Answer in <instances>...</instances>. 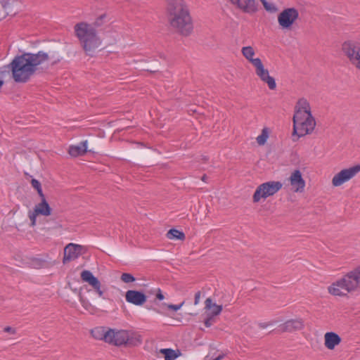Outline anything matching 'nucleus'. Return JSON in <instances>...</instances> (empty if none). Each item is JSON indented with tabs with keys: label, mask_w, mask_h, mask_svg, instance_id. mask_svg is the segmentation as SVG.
<instances>
[{
	"label": "nucleus",
	"mask_w": 360,
	"mask_h": 360,
	"mask_svg": "<svg viewBox=\"0 0 360 360\" xmlns=\"http://www.w3.org/2000/svg\"><path fill=\"white\" fill-rule=\"evenodd\" d=\"M87 141H84L78 145H71L69 147L68 153L70 156L74 158L83 155L87 150Z\"/></svg>",
	"instance_id": "23"
},
{
	"label": "nucleus",
	"mask_w": 360,
	"mask_h": 360,
	"mask_svg": "<svg viewBox=\"0 0 360 360\" xmlns=\"http://www.w3.org/2000/svg\"><path fill=\"white\" fill-rule=\"evenodd\" d=\"M303 327L304 323L302 319H292L280 325L279 330L281 332H292L294 330H301Z\"/></svg>",
	"instance_id": "19"
},
{
	"label": "nucleus",
	"mask_w": 360,
	"mask_h": 360,
	"mask_svg": "<svg viewBox=\"0 0 360 360\" xmlns=\"http://www.w3.org/2000/svg\"><path fill=\"white\" fill-rule=\"evenodd\" d=\"M222 358H223V355L222 354H219L216 358L213 359L212 360H220Z\"/></svg>",
	"instance_id": "39"
},
{
	"label": "nucleus",
	"mask_w": 360,
	"mask_h": 360,
	"mask_svg": "<svg viewBox=\"0 0 360 360\" xmlns=\"http://www.w3.org/2000/svg\"><path fill=\"white\" fill-rule=\"evenodd\" d=\"M316 120L311 111L309 102L304 98H300L295 106L293 115V135L302 137L313 132Z\"/></svg>",
	"instance_id": "2"
},
{
	"label": "nucleus",
	"mask_w": 360,
	"mask_h": 360,
	"mask_svg": "<svg viewBox=\"0 0 360 360\" xmlns=\"http://www.w3.org/2000/svg\"><path fill=\"white\" fill-rule=\"evenodd\" d=\"M354 291L360 288V265L345 274Z\"/></svg>",
	"instance_id": "21"
},
{
	"label": "nucleus",
	"mask_w": 360,
	"mask_h": 360,
	"mask_svg": "<svg viewBox=\"0 0 360 360\" xmlns=\"http://www.w3.org/2000/svg\"><path fill=\"white\" fill-rule=\"evenodd\" d=\"M290 189L295 193H302L306 186V182L302 174L299 169L292 171L288 178Z\"/></svg>",
	"instance_id": "13"
},
{
	"label": "nucleus",
	"mask_w": 360,
	"mask_h": 360,
	"mask_svg": "<svg viewBox=\"0 0 360 360\" xmlns=\"http://www.w3.org/2000/svg\"><path fill=\"white\" fill-rule=\"evenodd\" d=\"M346 275L332 283L328 287V292L333 296L343 297L354 292Z\"/></svg>",
	"instance_id": "9"
},
{
	"label": "nucleus",
	"mask_w": 360,
	"mask_h": 360,
	"mask_svg": "<svg viewBox=\"0 0 360 360\" xmlns=\"http://www.w3.org/2000/svg\"><path fill=\"white\" fill-rule=\"evenodd\" d=\"M167 238L169 240H181L185 239V234L177 229H172L167 233Z\"/></svg>",
	"instance_id": "25"
},
{
	"label": "nucleus",
	"mask_w": 360,
	"mask_h": 360,
	"mask_svg": "<svg viewBox=\"0 0 360 360\" xmlns=\"http://www.w3.org/2000/svg\"><path fill=\"white\" fill-rule=\"evenodd\" d=\"M271 323H259V327L262 328H265L266 327H268L269 326H271Z\"/></svg>",
	"instance_id": "38"
},
{
	"label": "nucleus",
	"mask_w": 360,
	"mask_h": 360,
	"mask_svg": "<svg viewBox=\"0 0 360 360\" xmlns=\"http://www.w3.org/2000/svg\"><path fill=\"white\" fill-rule=\"evenodd\" d=\"M47 60V53L42 51L15 57L11 63L14 80L17 82H27L36 71L37 67Z\"/></svg>",
	"instance_id": "1"
},
{
	"label": "nucleus",
	"mask_w": 360,
	"mask_h": 360,
	"mask_svg": "<svg viewBox=\"0 0 360 360\" xmlns=\"http://www.w3.org/2000/svg\"><path fill=\"white\" fill-rule=\"evenodd\" d=\"M252 68L256 76L261 82L266 84L270 90L276 89V80L270 75L269 70L265 67L262 60L253 65Z\"/></svg>",
	"instance_id": "11"
},
{
	"label": "nucleus",
	"mask_w": 360,
	"mask_h": 360,
	"mask_svg": "<svg viewBox=\"0 0 360 360\" xmlns=\"http://www.w3.org/2000/svg\"><path fill=\"white\" fill-rule=\"evenodd\" d=\"M281 29L283 30H288L290 29L292 24H280Z\"/></svg>",
	"instance_id": "35"
},
{
	"label": "nucleus",
	"mask_w": 360,
	"mask_h": 360,
	"mask_svg": "<svg viewBox=\"0 0 360 360\" xmlns=\"http://www.w3.org/2000/svg\"><path fill=\"white\" fill-rule=\"evenodd\" d=\"M282 183L278 181H269L261 184L257 187L252 195L253 202L257 203L273 196L282 188Z\"/></svg>",
	"instance_id": "6"
},
{
	"label": "nucleus",
	"mask_w": 360,
	"mask_h": 360,
	"mask_svg": "<svg viewBox=\"0 0 360 360\" xmlns=\"http://www.w3.org/2000/svg\"><path fill=\"white\" fill-rule=\"evenodd\" d=\"M84 247L80 245L69 243L64 249L63 262L71 261L82 255Z\"/></svg>",
	"instance_id": "16"
},
{
	"label": "nucleus",
	"mask_w": 360,
	"mask_h": 360,
	"mask_svg": "<svg viewBox=\"0 0 360 360\" xmlns=\"http://www.w3.org/2000/svg\"><path fill=\"white\" fill-rule=\"evenodd\" d=\"M156 297L157 299H158L159 300H162L165 299V296L163 295V294L162 293V291L160 288H158L157 290V292H156Z\"/></svg>",
	"instance_id": "34"
},
{
	"label": "nucleus",
	"mask_w": 360,
	"mask_h": 360,
	"mask_svg": "<svg viewBox=\"0 0 360 360\" xmlns=\"http://www.w3.org/2000/svg\"><path fill=\"white\" fill-rule=\"evenodd\" d=\"M125 300L128 303L136 306H141L146 303L147 297L141 291L129 290L125 293Z\"/></svg>",
	"instance_id": "15"
},
{
	"label": "nucleus",
	"mask_w": 360,
	"mask_h": 360,
	"mask_svg": "<svg viewBox=\"0 0 360 360\" xmlns=\"http://www.w3.org/2000/svg\"><path fill=\"white\" fill-rule=\"evenodd\" d=\"M359 172L360 164L343 168L334 174L331 184L334 187H340L356 176Z\"/></svg>",
	"instance_id": "7"
},
{
	"label": "nucleus",
	"mask_w": 360,
	"mask_h": 360,
	"mask_svg": "<svg viewBox=\"0 0 360 360\" xmlns=\"http://www.w3.org/2000/svg\"><path fill=\"white\" fill-rule=\"evenodd\" d=\"M184 302H182L181 303L179 304H163V306H165L167 309L173 310L174 311H176L181 309V307L184 306Z\"/></svg>",
	"instance_id": "33"
},
{
	"label": "nucleus",
	"mask_w": 360,
	"mask_h": 360,
	"mask_svg": "<svg viewBox=\"0 0 360 360\" xmlns=\"http://www.w3.org/2000/svg\"><path fill=\"white\" fill-rule=\"evenodd\" d=\"M341 340L340 335L334 332H327L324 335V345L329 350H333Z\"/></svg>",
	"instance_id": "20"
},
{
	"label": "nucleus",
	"mask_w": 360,
	"mask_h": 360,
	"mask_svg": "<svg viewBox=\"0 0 360 360\" xmlns=\"http://www.w3.org/2000/svg\"><path fill=\"white\" fill-rule=\"evenodd\" d=\"M107 330L104 328H96L92 330L91 333L96 339L104 340L106 342Z\"/></svg>",
	"instance_id": "28"
},
{
	"label": "nucleus",
	"mask_w": 360,
	"mask_h": 360,
	"mask_svg": "<svg viewBox=\"0 0 360 360\" xmlns=\"http://www.w3.org/2000/svg\"><path fill=\"white\" fill-rule=\"evenodd\" d=\"M121 280L126 283H129L134 282L135 278L130 274L124 273L121 276Z\"/></svg>",
	"instance_id": "32"
},
{
	"label": "nucleus",
	"mask_w": 360,
	"mask_h": 360,
	"mask_svg": "<svg viewBox=\"0 0 360 360\" xmlns=\"http://www.w3.org/2000/svg\"><path fill=\"white\" fill-rule=\"evenodd\" d=\"M260 1L267 12L276 13L278 11V8L274 2L268 0H260Z\"/></svg>",
	"instance_id": "27"
},
{
	"label": "nucleus",
	"mask_w": 360,
	"mask_h": 360,
	"mask_svg": "<svg viewBox=\"0 0 360 360\" xmlns=\"http://www.w3.org/2000/svg\"><path fill=\"white\" fill-rule=\"evenodd\" d=\"M16 0H8L7 1H5L4 3L6 4H10L11 2L12 1H15Z\"/></svg>",
	"instance_id": "40"
},
{
	"label": "nucleus",
	"mask_w": 360,
	"mask_h": 360,
	"mask_svg": "<svg viewBox=\"0 0 360 360\" xmlns=\"http://www.w3.org/2000/svg\"><path fill=\"white\" fill-rule=\"evenodd\" d=\"M105 18V15H101L100 18L101 20H103Z\"/></svg>",
	"instance_id": "41"
},
{
	"label": "nucleus",
	"mask_w": 360,
	"mask_h": 360,
	"mask_svg": "<svg viewBox=\"0 0 360 360\" xmlns=\"http://www.w3.org/2000/svg\"><path fill=\"white\" fill-rule=\"evenodd\" d=\"M82 281L87 283L100 297H103L104 291L100 281L89 270H84L80 274Z\"/></svg>",
	"instance_id": "14"
},
{
	"label": "nucleus",
	"mask_w": 360,
	"mask_h": 360,
	"mask_svg": "<svg viewBox=\"0 0 360 360\" xmlns=\"http://www.w3.org/2000/svg\"><path fill=\"white\" fill-rule=\"evenodd\" d=\"M241 53L243 57L251 64L252 66L255 65L262 60L257 56L254 48L251 46H243L241 49Z\"/></svg>",
	"instance_id": "22"
},
{
	"label": "nucleus",
	"mask_w": 360,
	"mask_h": 360,
	"mask_svg": "<svg viewBox=\"0 0 360 360\" xmlns=\"http://www.w3.org/2000/svg\"><path fill=\"white\" fill-rule=\"evenodd\" d=\"M4 330L6 333H9L11 334H14L15 333V330L11 327H6Z\"/></svg>",
	"instance_id": "37"
},
{
	"label": "nucleus",
	"mask_w": 360,
	"mask_h": 360,
	"mask_svg": "<svg viewBox=\"0 0 360 360\" xmlns=\"http://www.w3.org/2000/svg\"><path fill=\"white\" fill-rule=\"evenodd\" d=\"M175 30L183 36L189 35L193 30L192 24H171Z\"/></svg>",
	"instance_id": "24"
},
{
	"label": "nucleus",
	"mask_w": 360,
	"mask_h": 360,
	"mask_svg": "<svg viewBox=\"0 0 360 360\" xmlns=\"http://www.w3.org/2000/svg\"><path fill=\"white\" fill-rule=\"evenodd\" d=\"M342 51L351 64L360 71V42L347 41L342 45Z\"/></svg>",
	"instance_id": "8"
},
{
	"label": "nucleus",
	"mask_w": 360,
	"mask_h": 360,
	"mask_svg": "<svg viewBox=\"0 0 360 360\" xmlns=\"http://www.w3.org/2000/svg\"><path fill=\"white\" fill-rule=\"evenodd\" d=\"M106 342L115 346H138L142 343L141 335L133 330L108 328L105 336Z\"/></svg>",
	"instance_id": "3"
},
{
	"label": "nucleus",
	"mask_w": 360,
	"mask_h": 360,
	"mask_svg": "<svg viewBox=\"0 0 360 360\" xmlns=\"http://www.w3.org/2000/svg\"><path fill=\"white\" fill-rule=\"evenodd\" d=\"M200 292H197V293H195V301H194V304H195V305L198 304V303H199V300H200Z\"/></svg>",
	"instance_id": "36"
},
{
	"label": "nucleus",
	"mask_w": 360,
	"mask_h": 360,
	"mask_svg": "<svg viewBox=\"0 0 360 360\" xmlns=\"http://www.w3.org/2000/svg\"><path fill=\"white\" fill-rule=\"evenodd\" d=\"M31 185L37 191L40 198H44V196H45L41 188V183L38 180L32 179L31 180Z\"/></svg>",
	"instance_id": "31"
},
{
	"label": "nucleus",
	"mask_w": 360,
	"mask_h": 360,
	"mask_svg": "<svg viewBox=\"0 0 360 360\" xmlns=\"http://www.w3.org/2000/svg\"><path fill=\"white\" fill-rule=\"evenodd\" d=\"M75 32L87 54L91 55L101 46V39L92 24H76Z\"/></svg>",
	"instance_id": "4"
},
{
	"label": "nucleus",
	"mask_w": 360,
	"mask_h": 360,
	"mask_svg": "<svg viewBox=\"0 0 360 360\" xmlns=\"http://www.w3.org/2000/svg\"><path fill=\"white\" fill-rule=\"evenodd\" d=\"M167 13L169 19L174 22H191L194 20L188 6L181 1L173 2L169 0Z\"/></svg>",
	"instance_id": "5"
},
{
	"label": "nucleus",
	"mask_w": 360,
	"mask_h": 360,
	"mask_svg": "<svg viewBox=\"0 0 360 360\" xmlns=\"http://www.w3.org/2000/svg\"><path fill=\"white\" fill-rule=\"evenodd\" d=\"M79 300L82 306L88 311L93 312L94 307L80 292L79 293Z\"/></svg>",
	"instance_id": "30"
},
{
	"label": "nucleus",
	"mask_w": 360,
	"mask_h": 360,
	"mask_svg": "<svg viewBox=\"0 0 360 360\" xmlns=\"http://www.w3.org/2000/svg\"><path fill=\"white\" fill-rule=\"evenodd\" d=\"M205 319L204 323L206 327H210L214 322V318L222 311V305L217 304L212 299L207 298L205 302Z\"/></svg>",
	"instance_id": "12"
},
{
	"label": "nucleus",
	"mask_w": 360,
	"mask_h": 360,
	"mask_svg": "<svg viewBox=\"0 0 360 360\" xmlns=\"http://www.w3.org/2000/svg\"><path fill=\"white\" fill-rule=\"evenodd\" d=\"M40 198L41 202L36 204L32 210H30L28 212V217L31 222V226H34L36 225L37 217H49L51 214V208L46 201L45 196Z\"/></svg>",
	"instance_id": "10"
},
{
	"label": "nucleus",
	"mask_w": 360,
	"mask_h": 360,
	"mask_svg": "<svg viewBox=\"0 0 360 360\" xmlns=\"http://www.w3.org/2000/svg\"><path fill=\"white\" fill-rule=\"evenodd\" d=\"M231 2L236 5L240 9L246 13H254L257 11L258 4L257 0H230Z\"/></svg>",
	"instance_id": "18"
},
{
	"label": "nucleus",
	"mask_w": 360,
	"mask_h": 360,
	"mask_svg": "<svg viewBox=\"0 0 360 360\" xmlns=\"http://www.w3.org/2000/svg\"><path fill=\"white\" fill-rule=\"evenodd\" d=\"M269 137V130L264 127L262 129L261 134L256 138L257 143L259 146H264Z\"/></svg>",
	"instance_id": "26"
},
{
	"label": "nucleus",
	"mask_w": 360,
	"mask_h": 360,
	"mask_svg": "<svg viewBox=\"0 0 360 360\" xmlns=\"http://www.w3.org/2000/svg\"><path fill=\"white\" fill-rule=\"evenodd\" d=\"M300 20L297 9L287 8L283 10L278 16V22H295Z\"/></svg>",
	"instance_id": "17"
},
{
	"label": "nucleus",
	"mask_w": 360,
	"mask_h": 360,
	"mask_svg": "<svg viewBox=\"0 0 360 360\" xmlns=\"http://www.w3.org/2000/svg\"><path fill=\"white\" fill-rule=\"evenodd\" d=\"M159 352L164 356L165 360H174L178 357V354L172 349H161Z\"/></svg>",
	"instance_id": "29"
}]
</instances>
